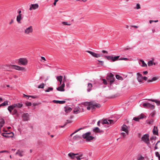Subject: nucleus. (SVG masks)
I'll return each instance as SVG.
<instances>
[{
    "instance_id": "nucleus-1",
    "label": "nucleus",
    "mask_w": 160,
    "mask_h": 160,
    "mask_svg": "<svg viewBox=\"0 0 160 160\" xmlns=\"http://www.w3.org/2000/svg\"><path fill=\"white\" fill-rule=\"evenodd\" d=\"M82 137L85 139L87 141H90L92 140L94 137L91 136V133L90 132H87L82 135Z\"/></svg>"
},
{
    "instance_id": "nucleus-2",
    "label": "nucleus",
    "mask_w": 160,
    "mask_h": 160,
    "mask_svg": "<svg viewBox=\"0 0 160 160\" xmlns=\"http://www.w3.org/2000/svg\"><path fill=\"white\" fill-rule=\"evenodd\" d=\"M28 61L26 58H21L18 59V63L19 65L25 66L27 65Z\"/></svg>"
},
{
    "instance_id": "nucleus-3",
    "label": "nucleus",
    "mask_w": 160,
    "mask_h": 160,
    "mask_svg": "<svg viewBox=\"0 0 160 160\" xmlns=\"http://www.w3.org/2000/svg\"><path fill=\"white\" fill-rule=\"evenodd\" d=\"M33 31V29L32 26H30L26 28L24 31V33L26 35H30Z\"/></svg>"
},
{
    "instance_id": "nucleus-4",
    "label": "nucleus",
    "mask_w": 160,
    "mask_h": 160,
    "mask_svg": "<svg viewBox=\"0 0 160 160\" xmlns=\"http://www.w3.org/2000/svg\"><path fill=\"white\" fill-rule=\"evenodd\" d=\"M100 107V105L98 103H95L93 104V103L92 102H91L90 105L87 107V109L89 110L91 109H93L95 108V107L96 108H99Z\"/></svg>"
},
{
    "instance_id": "nucleus-5",
    "label": "nucleus",
    "mask_w": 160,
    "mask_h": 160,
    "mask_svg": "<svg viewBox=\"0 0 160 160\" xmlns=\"http://www.w3.org/2000/svg\"><path fill=\"white\" fill-rule=\"evenodd\" d=\"M142 140L147 144L149 143V135L148 134H145L142 138Z\"/></svg>"
},
{
    "instance_id": "nucleus-6",
    "label": "nucleus",
    "mask_w": 160,
    "mask_h": 160,
    "mask_svg": "<svg viewBox=\"0 0 160 160\" xmlns=\"http://www.w3.org/2000/svg\"><path fill=\"white\" fill-rule=\"evenodd\" d=\"M142 106L145 108H149L151 109H153L154 108V105H152L149 103L146 102L143 103Z\"/></svg>"
},
{
    "instance_id": "nucleus-7",
    "label": "nucleus",
    "mask_w": 160,
    "mask_h": 160,
    "mask_svg": "<svg viewBox=\"0 0 160 160\" xmlns=\"http://www.w3.org/2000/svg\"><path fill=\"white\" fill-rule=\"evenodd\" d=\"M86 52L91 54L93 57L96 58L100 57L103 55V54H97L90 51H87Z\"/></svg>"
},
{
    "instance_id": "nucleus-8",
    "label": "nucleus",
    "mask_w": 160,
    "mask_h": 160,
    "mask_svg": "<svg viewBox=\"0 0 160 160\" xmlns=\"http://www.w3.org/2000/svg\"><path fill=\"white\" fill-rule=\"evenodd\" d=\"M129 126H127L125 124H124L121 127V130L128 133H129Z\"/></svg>"
},
{
    "instance_id": "nucleus-9",
    "label": "nucleus",
    "mask_w": 160,
    "mask_h": 160,
    "mask_svg": "<svg viewBox=\"0 0 160 160\" xmlns=\"http://www.w3.org/2000/svg\"><path fill=\"white\" fill-rule=\"evenodd\" d=\"M12 67V69H15V70L18 71H25V69L23 67H21L19 66L12 65V66H11Z\"/></svg>"
},
{
    "instance_id": "nucleus-10",
    "label": "nucleus",
    "mask_w": 160,
    "mask_h": 160,
    "mask_svg": "<svg viewBox=\"0 0 160 160\" xmlns=\"http://www.w3.org/2000/svg\"><path fill=\"white\" fill-rule=\"evenodd\" d=\"M11 66H12V65H2V69H3L6 70H9L10 68L12 69V67Z\"/></svg>"
},
{
    "instance_id": "nucleus-11",
    "label": "nucleus",
    "mask_w": 160,
    "mask_h": 160,
    "mask_svg": "<svg viewBox=\"0 0 160 160\" xmlns=\"http://www.w3.org/2000/svg\"><path fill=\"white\" fill-rule=\"evenodd\" d=\"M113 123V121L111 119H105L102 121V124H112Z\"/></svg>"
},
{
    "instance_id": "nucleus-12",
    "label": "nucleus",
    "mask_w": 160,
    "mask_h": 160,
    "mask_svg": "<svg viewBox=\"0 0 160 160\" xmlns=\"http://www.w3.org/2000/svg\"><path fill=\"white\" fill-rule=\"evenodd\" d=\"M137 78L138 81L139 82H142V75L139 72L137 73Z\"/></svg>"
},
{
    "instance_id": "nucleus-13",
    "label": "nucleus",
    "mask_w": 160,
    "mask_h": 160,
    "mask_svg": "<svg viewBox=\"0 0 160 160\" xmlns=\"http://www.w3.org/2000/svg\"><path fill=\"white\" fill-rule=\"evenodd\" d=\"M29 115L27 113H23L22 115V118L24 121H28L29 119Z\"/></svg>"
},
{
    "instance_id": "nucleus-14",
    "label": "nucleus",
    "mask_w": 160,
    "mask_h": 160,
    "mask_svg": "<svg viewBox=\"0 0 160 160\" xmlns=\"http://www.w3.org/2000/svg\"><path fill=\"white\" fill-rule=\"evenodd\" d=\"M78 153H74L72 152H70L68 154V156L70 158L72 159H74L75 158H76V157H77V156H76L78 155Z\"/></svg>"
},
{
    "instance_id": "nucleus-15",
    "label": "nucleus",
    "mask_w": 160,
    "mask_h": 160,
    "mask_svg": "<svg viewBox=\"0 0 160 160\" xmlns=\"http://www.w3.org/2000/svg\"><path fill=\"white\" fill-rule=\"evenodd\" d=\"M65 87V84L64 82H63L62 84L60 86L58 87L57 88V89L59 91H64L65 90L64 88Z\"/></svg>"
},
{
    "instance_id": "nucleus-16",
    "label": "nucleus",
    "mask_w": 160,
    "mask_h": 160,
    "mask_svg": "<svg viewBox=\"0 0 160 160\" xmlns=\"http://www.w3.org/2000/svg\"><path fill=\"white\" fill-rule=\"evenodd\" d=\"M38 4H32L30 7L29 10H32V9L35 10L38 8Z\"/></svg>"
},
{
    "instance_id": "nucleus-17",
    "label": "nucleus",
    "mask_w": 160,
    "mask_h": 160,
    "mask_svg": "<svg viewBox=\"0 0 160 160\" xmlns=\"http://www.w3.org/2000/svg\"><path fill=\"white\" fill-rule=\"evenodd\" d=\"M13 105L14 108H21L23 106V105L21 102L18 103H14L13 104Z\"/></svg>"
},
{
    "instance_id": "nucleus-18",
    "label": "nucleus",
    "mask_w": 160,
    "mask_h": 160,
    "mask_svg": "<svg viewBox=\"0 0 160 160\" xmlns=\"http://www.w3.org/2000/svg\"><path fill=\"white\" fill-rule=\"evenodd\" d=\"M81 112V109L79 107H77L73 110V113L74 114H77Z\"/></svg>"
},
{
    "instance_id": "nucleus-19",
    "label": "nucleus",
    "mask_w": 160,
    "mask_h": 160,
    "mask_svg": "<svg viewBox=\"0 0 160 160\" xmlns=\"http://www.w3.org/2000/svg\"><path fill=\"white\" fill-rule=\"evenodd\" d=\"M152 132L153 134L158 135V131L157 127L154 126V127Z\"/></svg>"
},
{
    "instance_id": "nucleus-20",
    "label": "nucleus",
    "mask_w": 160,
    "mask_h": 160,
    "mask_svg": "<svg viewBox=\"0 0 160 160\" xmlns=\"http://www.w3.org/2000/svg\"><path fill=\"white\" fill-rule=\"evenodd\" d=\"M72 110V108L68 106L64 107V111L66 113H68L70 112Z\"/></svg>"
},
{
    "instance_id": "nucleus-21",
    "label": "nucleus",
    "mask_w": 160,
    "mask_h": 160,
    "mask_svg": "<svg viewBox=\"0 0 160 160\" xmlns=\"http://www.w3.org/2000/svg\"><path fill=\"white\" fill-rule=\"evenodd\" d=\"M23 151L22 150H18L16 152V154L18 155L20 157H22L23 155Z\"/></svg>"
},
{
    "instance_id": "nucleus-22",
    "label": "nucleus",
    "mask_w": 160,
    "mask_h": 160,
    "mask_svg": "<svg viewBox=\"0 0 160 160\" xmlns=\"http://www.w3.org/2000/svg\"><path fill=\"white\" fill-rule=\"evenodd\" d=\"M148 100L155 102L158 106H160V101L156 99H148Z\"/></svg>"
},
{
    "instance_id": "nucleus-23",
    "label": "nucleus",
    "mask_w": 160,
    "mask_h": 160,
    "mask_svg": "<svg viewBox=\"0 0 160 160\" xmlns=\"http://www.w3.org/2000/svg\"><path fill=\"white\" fill-rule=\"evenodd\" d=\"M52 102L55 103H59L60 104H62L65 102V101H59L56 100H53Z\"/></svg>"
},
{
    "instance_id": "nucleus-24",
    "label": "nucleus",
    "mask_w": 160,
    "mask_h": 160,
    "mask_svg": "<svg viewBox=\"0 0 160 160\" xmlns=\"http://www.w3.org/2000/svg\"><path fill=\"white\" fill-rule=\"evenodd\" d=\"M14 108L13 107V104L9 106L8 108V109L10 114L12 113V110L14 109Z\"/></svg>"
},
{
    "instance_id": "nucleus-25",
    "label": "nucleus",
    "mask_w": 160,
    "mask_h": 160,
    "mask_svg": "<svg viewBox=\"0 0 160 160\" xmlns=\"http://www.w3.org/2000/svg\"><path fill=\"white\" fill-rule=\"evenodd\" d=\"M92 84L91 83H88V84L87 91L88 92H90L92 89Z\"/></svg>"
},
{
    "instance_id": "nucleus-26",
    "label": "nucleus",
    "mask_w": 160,
    "mask_h": 160,
    "mask_svg": "<svg viewBox=\"0 0 160 160\" xmlns=\"http://www.w3.org/2000/svg\"><path fill=\"white\" fill-rule=\"evenodd\" d=\"M22 19V16H21V15H18L17 16L16 20L18 23H21V20Z\"/></svg>"
},
{
    "instance_id": "nucleus-27",
    "label": "nucleus",
    "mask_w": 160,
    "mask_h": 160,
    "mask_svg": "<svg viewBox=\"0 0 160 160\" xmlns=\"http://www.w3.org/2000/svg\"><path fill=\"white\" fill-rule=\"evenodd\" d=\"M139 64L141 65V66L143 67H147V64L144 62V61L143 60H140Z\"/></svg>"
},
{
    "instance_id": "nucleus-28",
    "label": "nucleus",
    "mask_w": 160,
    "mask_h": 160,
    "mask_svg": "<svg viewBox=\"0 0 160 160\" xmlns=\"http://www.w3.org/2000/svg\"><path fill=\"white\" fill-rule=\"evenodd\" d=\"M159 147H160V140L158 141L155 144L154 148L155 149H157Z\"/></svg>"
},
{
    "instance_id": "nucleus-29",
    "label": "nucleus",
    "mask_w": 160,
    "mask_h": 160,
    "mask_svg": "<svg viewBox=\"0 0 160 160\" xmlns=\"http://www.w3.org/2000/svg\"><path fill=\"white\" fill-rule=\"evenodd\" d=\"M62 78L63 77L62 76H59L57 77V79L58 81H59L60 84H61L62 83Z\"/></svg>"
},
{
    "instance_id": "nucleus-30",
    "label": "nucleus",
    "mask_w": 160,
    "mask_h": 160,
    "mask_svg": "<svg viewBox=\"0 0 160 160\" xmlns=\"http://www.w3.org/2000/svg\"><path fill=\"white\" fill-rule=\"evenodd\" d=\"M5 123V121L3 119H0V127H2Z\"/></svg>"
},
{
    "instance_id": "nucleus-31",
    "label": "nucleus",
    "mask_w": 160,
    "mask_h": 160,
    "mask_svg": "<svg viewBox=\"0 0 160 160\" xmlns=\"http://www.w3.org/2000/svg\"><path fill=\"white\" fill-rule=\"evenodd\" d=\"M93 131L94 132H102V131L100 130L98 127H95L93 129Z\"/></svg>"
},
{
    "instance_id": "nucleus-32",
    "label": "nucleus",
    "mask_w": 160,
    "mask_h": 160,
    "mask_svg": "<svg viewBox=\"0 0 160 160\" xmlns=\"http://www.w3.org/2000/svg\"><path fill=\"white\" fill-rule=\"evenodd\" d=\"M158 78L157 77H154L151 79H148V82H151L153 81H155L158 80Z\"/></svg>"
},
{
    "instance_id": "nucleus-33",
    "label": "nucleus",
    "mask_w": 160,
    "mask_h": 160,
    "mask_svg": "<svg viewBox=\"0 0 160 160\" xmlns=\"http://www.w3.org/2000/svg\"><path fill=\"white\" fill-rule=\"evenodd\" d=\"M77 156V157H76V158L78 160H80L81 159L83 158L82 157V154H79Z\"/></svg>"
},
{
    "instance_id": "nucleus-34",
    "label": "nucleus",
    "mask_w": 160,
    "mask_h": 160,
    "mask_svg": "<svg viewBox=\"0 0 160 160\" xmlns=\"http://www.w3.org/2000/svg\"><path fill=\"white\" fill-rule=\"evenodd\" d=\"M91 102H83L82 104L84 106H89L90 105L91 103Z\"/></svg>"
},
{
    "instance_id": "nucleus-35",
    "label": "nucleus",
    "mask_w": 160,
    "mask_h": 160,
    "mask_svg": "<svg viewBox=\"0 0 160 160\" xmlns=\"http://www.w3.org/2000/svg\"><path fill=\"white\" fill-rule=\"evenodd\" d=\"M119 57H120L119 56H115L114 57L113 56V58H112V61L114 62V61H117L118 60H119Z\"/></svg>"
},
{
    "instance_id": "nucleus-36",
    "label": "nucleus",
    "mask_w": 160,
    "mask_h": 160,
    "mask_svg": "<svg viewBox=\"0 0 160 160\" xmlns=\"http://www.w3.org/2000/svg\"><path fill=\"white\" fill-rule=\"evenodd\" d=\"M10 133H2V135L4 137L7 138H9L10 137L9 136V134Z\"/></svg>"
},
{
    "instance_id": "nucleus-37",
    "label": "nucleus",
    "mask_w": 160,
    "mask_h": 160,
    "mask_svg": "<svg viewBox=\"0 0 160 160\" xmlns=\"http://www.w3.org/2000/svg\"><path fill=\"white\" fill-rule=\"evenodd\" d=\"M82 129V128H78V129H77L74 132H73V133H72L70 134V136L72 137L73 135V134H74L75 133L79 131V130H81Z\"/></svg>"
},
{
    "instance_id": "nucleus-38",
    "label": "nucleus",
    "mask_w": 160,
    "mask_h": 160,
    "mask_svg": "<svg viewBox=\"0 0 160 160\" xmlns=\"http://www.w3.org/2000/svg\"><path fill=\"white\" fill-rule=\"evenodd\" d=\"M116 77L117 79L120 80H123V78L121 77L119 75H117L116 76Z\"/></svg>"
},
{
    "instance_id": "nucleus-39",
    "label": "nucleus",
    "mask_w": 160,
    "mask_h": 160,
    "mask_svg": "<svg viewBox=\"0 0 160 160\" xmlns=\"http://www.w3.org/2000/svg\"><path fill=\"white\" fill-rule=\"evenodd\" d=\"M8 105V102L7 101H5L3 103L1 104V106H5Z\"/></svg>"
},
{
    "instance_id": "nucleus-40",
    "label": "nucleus",
    "mask_w": 160,
    "mask_h": 160,
    "mask_svg": "<svg viewBox=\"0 0 160 160\" xmlns=\"http://www.w3.org/2000/svg\"><path fill=\"white\" fill-rule=\"evenodd\" d=\"M106 58L108 60H112V59L113 58V55H111L110 56H106Z\"/></svg>"
},
{
    "instance_id": "nucleus-41",
    "label": "nucleus",
    "mask_w": 160,
    "mask_h": 160,
    "mask_svg": "<svg viewBox=\"0 0 160 160\" xmlns=\"http://www.w3.org/2000/svg\"><path fill=\"white\" fill-rule=\"evenodd\" d=\"M128 133H127L126 132L125 133V132H121L120 134L121 135H122L123 137H125L126 136H127L128 135Z\"/></svg>"
},
{
    "instance_id": "nucleus-42",
    "label": "nucleus",
    "mask_w": 160,
    "mask_h": 160,
    "mask_svg": "<svg viewBox=\"0 0 160 160\" xmlns=\"http://www.w3.org/2000/svg\"><path fill=\"white\" fill-rule=\"evenodd\" d=\"M17 110L16 109H13V112H12V113L11 114H12V115H14L16 114L17 113Z\"/></svg>"
},
{
    "instance_id": "nucleus-43",
    "label": "nucleus",
    "mask_w": 160,
    "mask_h": 160,
    "mask_svg": "<svg viewBox=\"0 0 160 160\" xmlns=\"http://www.w3.org/2000/svg\"><path fill=\"white\" fill-rule=\"evenodd\" d=\"M148 64L149 66H151L152 65L153 62L152 60H150L148 62Z\"/></svg>"
},
{
    "instance_id": "nucleus-44",
    "label": "nucleus",
    "mask_w": 160,
    "mask_h": 160,
    "mask_svg": "<svg viewBox=\"0 0 160 160\" xmlns=\"http://www.w3.org/2000/svg\"><path fill=\"white\" fill-rule=\"evenodd\" d=\"M155 155L158 158L159 160H160V155L158 152H156L155 153Z\"/></svg>"
},
{
    "instance_id": "nucleus-45",
    "label": "nucleus",
    "mask_w": 160,
    "mask_h": 160,
    "mask_svg": "<svg viewBox=\"0 0 160 160\" xmlns=\"http://www.w3.org/2000/svg\"><path fill=\"white\" fill-rule=\"evenodd\" d=\"M110 83V84H112L114 81V78H110L109 79Z\"/></svg>"
},
{
    "instance_id": "nucleus-46",
    "label": "nucleus",
    "mask_w": 160,
    "mask_h": 160,
    "mask_svg": "<svg viewBox=\"0 0 160 160\" xmlns=\"http://www.w3.org/2000/svg\"><path fill=\"white\" fill-rule=\"evenodd\" d=\"M53 88L51 87H49L45 91L46 92H49L50 91H52L53 90Z\"/></svg>"
},
{
    "instance_id": "nucleus-47",
    "label": "nucleus",
    "mask_w": 160,
    "mask_h": 160,
    "mask_svg": "<svg viewBox=\"0 0 160 160\" xmlns=\"http://www.w3.org/2000/svg\"><path fill=\"white\" fill-rule=\"evenodd\" d=\"M62 23L63 25H71V24L68 23V22H62Z\"/></svg>"
},
{
    "instance_id": "nucleus-48",
    "label": "nucleus",
    "mask_w": 160,
    "mask_h": 160,
    "mask_svg": "<svg viewBox=\"0 0 160 160\" xmlns=\"http://www.w3.org/2000/svg\"><path fill=\"white\" fill-rule=\"evenodd\" d=\"M44 83H42L38 86V88H44Z\"/></svg>"
},
{
    "instance_id": "nucleus-49",
    "label": "nucleus",
    "mask_w": 160,
    "mask_h": 160,
    "mask_svg": "<svg viewBox=\"0 0 160 160\" xmlns=\"http://www.w3.org/2000/svg\"><path fill=\"white\" fill-rule=\"evenodd\" d=\"M140 119V118L138 117H134L133 118V120H134L136 121H139V120Z\"/></svg>"
},
{
    "instance_id": "nucleus-50",
    "label": "nucleus",
    "mask_w": 160,
    "mask_h": 160,
    "mask_svg": "<svg viewBox=\"0 0 160 160\" xmlns=\"http://www.w3.org/2000/svg\"><path fill=\"white\" fill-rule=\"evenodd\" d=\"M27 106H31L32 105V104L31 102H27L25 103Z\"/></svg>"
},
{
    "instance_id": "nucleus-51",
    "label": "nucleus",
    "mask_w": 160,
    "mask_h": 160,
    "mask_svg": "<svg viewBox=\"0 0 160 160\" xmlns=\"http://www.w3.org/2000/svg\"><path fill=\"white\" fill-rule=\"evenodd\" d=\"M102 80L103 81V83L104 84L106 85L107 84V82L106 79H103Z\"/></svg>"
},
{
    "instance_id": "nucleus-52",
    "label": "nucleus",
    "mask_w": 160,
    "mask_h": 160,
    "mask_svg": "<svg viewBox=\"0 0 160 160\" xmlns=\"http://www.w3.org/2000/svg\"><path fill=\"white\" fill-rule=\"evenodd\" d=\"M138 117H139L140 119H142L144 118V115L143 114H141Z\"/></svg>"
},
{
    "instance_id": "nucleus-53",
    "label": "nucleus",
    "mask_w": 160,
    "mask_h": 160,
    "mask_svg": "<svg viewBox=\"0 0 160 160\" xmlns=\"http://www.w3.org/2000/svg\"><path fill=\"white\" fill-rule=\"evenodd\" d=\"M155 138H156L155 137L152 136L150 138V140L151 141H152V140L155 141Z\"/></svg>"
},
{
    "instance_id": "nucleus-54",
    "label": "nucleus",
    "mask_w": 160,
    "mask_h": 160,
    "mask_svg": "<svg viewBox=\"0 0 160 160\" xmlns=\"http://www.w3.org/2000/svg\"><path fill=\"white\" fill-rule=\"evenodd\" d=\"M128 59V58H119V60H127Z\"/></svg>"
},
{
    "instance_id": "nucleus-55",
    "label": "nucleus",
    "mask_w": 160,
    "mask_h": 160,
    "mask_svg": "<svg viewBox=\"0 0 160 160\" xmlns=\"http://www.w3.org/2000/svg\"><path fill=\"white\" fill-rule=\"evenodd\" d=\"M140 8H141V7H140L139 4L138 3L136 5V8H137V9H139Z\"/></svg>"
},
{
    "instance_id": "nucleus-56",
    "label": "nucleus",
    "mask_w": 160,
    "mask_h": 160,
    "mask_svg": "<svg viewBox=\"0 0 160 160\" xmlns=\"http://www.w3.org/2000/svg\"><path fill=\"white\" fill-rule=\"evenodd\" d=\"M155 114V112L153 111L151 113V115L152 117H153Z\"/></svg>"
},
{
    "instance_id": "nucleus-57",
    "label": "nucleus",
    "mask_w": 160,
    "mask_h": 160,
    "mask_svg": "<svg viewBox=\"0 0 160 160\" xmlns=\"http://www.w3.org/2000/svg\"><path fill=\"white\" fill-rule=\"evenodd\" d=\"M144 157L142 156H140L138 158V160H143Z\"/></svg>"
},
{
    "instance_id": "nucleus-58",
    "label": "nucleus",
    "mask_w": 160,
    "mask_h": 160,
    "mask_svg": "<svg viewBox=\"0 0 160 160\" xmlns=\"http://www.w3.org/2000/svg\"><path fill=\"white\" fill-rule=\"evenodd\" d=\"M72 122V121L71 120H67V122L65 123H67V124L68 123H71Z\"/></svg>"
},
{
    "instance_id": "nucleus-59",
    "label": "nucleus",
    "mask_w": 160,
    "mask_h": 160,
    "mask_svg": "<svg viewBox=\"0 0 160 160\" xmlns=\"http://www.w3.org/2000/svg\"><path fill=\"white\" fill-rule=\"evenodd\" d=\"M8 152V151H7V150H3V151H0V153H3V152Z\"/></svg>"
},
{
    "instance_id": "nucleus-60",
    "label": "nucleus",
    "mask_w": 160,
    "mask_h": 160,
    "mask_svg": "<svg viewBox=\"0 0 160 160\" xmlns=\"http://www.w3.org/2000/svg\"><path fill=\"white\" fill-rule=\"evenodd\" d=\"M29 97H31L33 98H37V96H29Z\"/></svg>"
},
{
    "instance_id": "nucleus-61",
    "label": "nucleus",
    "mask_w": 160,
    "mask_h": 160,
    "mask_svg": "<svg viewBox=\"0 0 160 160\" xmlns=\"http://www.w3.org/2000/svg\"><path fill=\"white\" fill-rule=\"evenodd\" d=\"M147 79H148V78L146 77H142V80H144L145 81H146L147 80Z\"/></svg>"
},
{
    "instance_id": "nucleus-62",
    "label": "nucleus",
    "mask_w": 160,
    "mask_h": 160,
    "mask_svg": "<svg viewBox=\"0 0 160 160\" xmlns=\"http://www.w3.org/2000/svg\"><path fill=\"white\" fill-rule=\"evenodd\" d=\"M113 75L112 74V73H111L110 75L109 76V78H113Z\"/></svg>"
},
{
    "instance_id": "nucleus-63",
    "label": "nucleus",
    "mask_w": 160,
    "mask_h": 160,
    "mask_svg": "<svg viewBox=\"0 0 160 160\" xmlns=\"http://www.w3.org/2000/svg\"><path fill=\"white\" fill-rule=\"evenodd\" d=\"M67 125V123H65L64 125L63 126H59V127L60 128H63L64 126H65Z\"/></svg>"
},
{
    "instance_id": "nucleus-64",
    "label": "nucleus",
    "mask_w": 160,
    "mask_h": 160,
    "mask_svg": "<svg viewBox=\"0 0 160 160\" xmlns=\"http://www.w3.org/2000/svg\"><path fill=\"white\" fill-rule=\"evenodd\" d=\"M102 52L103 53H108V52L106 51L105 50H102Z\"/></svg>"
}]
</instances>
